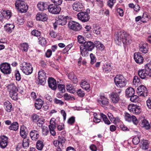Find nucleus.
I'll return each mask as SVG.
<instances>
[{
    "instance_id": "nucleus-1",
    "label": "nucleus",
    "mask_w": 151,
    "mask_h": 151,
    "mask_svg": "<svg viewBox=\"0 0 151 151\" xmlns=\"http://www.w3.org/2000/svg\"><path fill=\"white\" fill-rule=\"evenodd\" d=\"M115 41L116 43L118 45H120L122 41L124 44H129L131 42L129 36L124 31L117 32L116 35Z\"/></svg>"
},
{
    "instance_id": "nucleus-2",
    "label": "nucleus",
    "mask_w": 151,
    "mask_h": 151,
    "mask_svg": "<svg viewBox=\"0 0 151 151\" xmlns=\"http://www.w3.org/2000/svg\"><path fill=\"white\" fill-rule=\"evenodd\" d=\"M145 67L138 71L139 76L142 79L147 78L148 76L151 77V62L146 64Z\"/></svg>"
},
{
    "instance_id": "nucleus-3",
    "label": "nucleus",
    "mask_w": 151,
    "mask_h": 151,
    "mask_svg": "<svg viewBox=\"0 0 151 151\" xmlns=\"http://www.w3.org/2000/svg\"><path fill=\"white\" fill-rule=\"evenodd\" d=\"M7 87L9 91L10 96L11 98L15 100H17L18 89L15 85L14 84L11 83L9 84Z\"/></svg>"
},
{
    "instance_id": "nucleus-4",
    "label": "nucleus",
    "mask_w": 151,
    "mask_h": 151,
    "mask_svg": "<svg viewBox=\"0 0 151 151\" xmlns=\"http://www.w3.org/2000/svg\"><path fill=\"white\" fill-rule=\"evenodd\" d=\"M25 0H17L15 3L16 8L21 12H25L28 9V7L24 2Z\"/></svg>"
},
{
    "instance_id": "nucleus-5",
    "label": "nucleus",
    "mask_w": 151,
    "mask_h": 151,
    "mask_svg": "<svg viewBox=\"0 0 151 151\" xmlns=\"http://www.w3.org/2000/svg\"><path fill=\"white\" fill-rule=\"evenodd\" d=\"M114 81L118 87L122 88L126 85V80L122 75H117L114 78Z\"/></svg>"
},
{
    "instance_id": "nucleus-6",
    "label": "nucleus",
    "mask_w": 151,
    "mask_h": 151,
    "mask_svg": "<svg viewBox=\"0 0 151 151\" xmlns=\"http://www.w3.org/2000/svg\"><path fill=\"white\" fill-rule=\"evenodd\" d=\"M21 69L23 72L27 75L30 74L33 71V68L29 63H25L21 65Z\"/></svg>"
},
{
    "instance_id": "nucleus-7",
    "label": "nucleus",
    "mask_w": 151,
    "mask_h": 151,
    "mask_svg": "<svg viewBox=\"0 0 151 151\" xmlns=\"http://www.w3.org/2000/svg\"><path fill=\"white\" fill-rule=\"evenodd\" d=\"M0 70L4 74H9L11 72L10 64L7 63H3L0 65Z\"/></svg>"
},
{
    "instance_id": "nucleus-8",
    "label": "nucleus",
    "mask_w": 151,
    "mask_h": 151,
    "mask_svg": "<svg viewBox=\"0 0 151 151\" xmlns=\"http://www.w3.org/2000/svg\"><path fill=\"white\" fill-rule=\"evenodd\" d=\"M48 9L51 13L56 14L59 13L61 11V8L58 5L51 4L48 6Z\"/></svg>"
},
{
    "instance_id": "nucleus-9",
    "label": "nucleus",
    "mask_w": 151,
    "mask_h": 151,
    "mask_svg": "<svg viewBox=\"0 0 151 151\" xmlns=\"http://www.w3.org/2000/svg\"><path fill=\"white\" fill-rule=\"evenodd\" d=\"M46 76L45 71L42 70H40L38 73V78L39 80V84L44 85L46 83Z\"/></svg>"
},
{
    "instance_id": "nucleus-10",
    "label": "nucleus",
    "mask_w": 151,
    "mask_h": 151,
    "mask_svg": "<svg viewBox=\"0 0 151 151\" xmlns=\"http://www.w3.org/2000/svg\"><path fill=\"white\" fill-rule=\"evenodd\" d=\"M137 92L140 96L145 97L147 95V90L144 85H141L137 88Z\"/></svg>"
},
{
    "instance_id": "nucleus-11",
    "label": "nucleus",
    "mask_w": 151,
    "mask_h": 151,
    "mask_svg": "<svg viewBox=\"0 0 151 151\" xmlns=\"http://www.w3.org/2000/svg\"><path fill=\"white\" fill-rule=\"evenodd\" d=\"M78 19L82 22H86L88 21L90 18L88 14L86 12H81L77 14Z\"/></svg>"
},
{
    "instance_id": "nucleus-12",
    "label": "nucleus",
    "mask_w": 151,
    "mask_h": 151,
    "mask_svg": "<svg viewBox=\"0 0 151 151\" xmlns=\"http://www.w3.org/2000/svg\"><path fill=\"white\" fill-rule=\"evenodd\" d=\"M69 27L74 31H77L81 29V25L78 23L73 21H71L68 23Z\"/></svg>"
},
{
    "instance_id": "nucleus-13",
    "label": "nucleus",
    "mask_w": 151,
    "mask_h": 151,
    "mask_svg": "<svg viewBox=\"0 0 151 151\" xmlns=\"http://www.w3.org/2000/svg\"><path fill=\"white\" fill-rule=\"evenodd\" d=\"M124 118L125 120L128 122H130L132 121L135 125H137L138 124V120L134 116L126 113L125 115Z\"/></svg>"
},
{
    "instance_id": "nucleus-14",
    "label": "nucleus",
    "mask_w": 151,
    "mask_h": 151,
    "mask_svg": "<svg viewBox=\"0 0 151 151\" xmlns=\"http://www.w3.org/2000/svg\"><path fill=\"white\" fill-rule=\"evenodd\" d=\"M129 111L134 114H138L140 112L139 107L136 104H129L128 106Z\"/></svg>"
},
{
    "instance_id": "nucleus-15",
    "label": "nucleus",
    "mask_w": 151,
    "mask_h": 151,
    "mask_svg": "<svg viewBox=\"0 0 151 151\" xmlns=\"http://www.w3.org/2000/svg\"><path fill=\"white\" fill-rule=\"evenodd\" d=\"M67 19L63 16L60 15L56 19L55 23L58 25H64L67 23Z\"/></svg>"
},
{
    "instance_id": "nucleus-16",
    "label": "nucleus",
    "mask_w": 151,
    "mask_h": 151,
    "mask_svg": "<svg viewBox=\"0 0 151 151\" xmlns=\"http://www.w3.org/2000/svg\"><path fill=\"white\" fill-rule=\"evenodd\" d=\"M134 55V59L137 63L140 64L143 63L144 59L140 52H135Z\"/></svg>"
},
{
    "instance_id": "nucleus-17",
    "label": "nucleus",
    "mask_w": 151,
    "mask_h": 151,
    "mask_svg": "<svg viewBox=\"0 0 151 151\" xmlns=\"http://www.w3.org/2000/svg\"><path fill=\"white\" fill-rule=\"evenodd\" d=\"M8 138L7 137L3 136L0 137V146L2 148H5L8 143Z\"/></svg>"
},
{
    "instance_id": "nucleus-18",
    "label": "nucleus",
    "mask_w": 151,
    "mask_h": 151,
    "mask_svg": "<svg viewBox=\"0 0 151 151\" xmlns=\"http://www.w3.org/2000/svg\"><path fill=\"white\" fill-rule=\"evenodd\" d=\"M82 45L88 50V51L92 50L95 47L94 43L91 41L84 42Z\"/></svg>"
},
{
    "instance_id": "nucleus-19",
    "label": "nucleus",
    "mask_w": 151,
    "mask_h": 151,
    "mask_svg": "<svg viewBox=\"0 0 151 151\" xmlns=\"http://www.w3.org/2000/svg\"><path fill=\"white\" fill-rule=\"evenodd\" d=\"M72 8L73 10L79 12L83 10L82 4L80 2H74L72 5Z\"/></svg>"
},
{
    "instance_id": "nucleus-20",
    "label": "nucleus",
    "mask_w": 151,
    "mask_h": 151,
    "mask_svg": "<svg viewBox=\"0 0 151 151\" xmlns=\"http://www.w3.org/2000/svg\"><path fill=\"white\" fill-rule=\"evenodd\" d=\"M139 49L140 51L146 53L148 51V47L147 43L141 42L139 45Z\"/></svg>"
},
{
    "instance_id": "nucleus-21",
    "label": "nucleus",
    "mask_w": 151,
    "mask_h": 151,
    "mask_svg": "<svg viewBox=\"0 0 151 151\" xmlns=\"http://www.w3.org/2000/svg\"><path fill=\"white\" fill-rule=\"evenodd\" d=\"M48 82L50 88L54 90L56 89L57 88L56 82V80L54 78H49Z\"/></svg>"
},
{
    "instance_id": "nucleus-22",
    "label": "nucleus",
    "mask_w": 151,
    "mask_h": 151,
    "mask_svg": "<svg viewBox=\"0 0 151 151\" xmlns=\"http://www.w3.org/2000/svg\"><path fill=\"white\" fill-rule=\"evenodd\" d=\"M30 136L33 140L36 141L39 137L38 132L37 130H32L30 133Z\"/></svg>"
},
{
    "instance_id": "nucleus-23",
    "label": "nucleus",
    "mask_w": 151,
    "mask_h": 151,
    "mask_svg": "<svg viewBox=\"0 0 151 151\" xmlns=\"http://www.w3.org/2000/svg\"><path fill=\"white\" fill-rule=\"evenodd\" d=\"M97 101L100 104H108L109 103V99L103 95L100 96L97 100Z\"/></svg>"
},
{
    "instance_id": "nucleus-24",
    "label": "nucleus",
    "mask_w": 151,
    "mask_h": 151,
    "mask_svg": "<svg viewBox=\"0 0 151 151\" xmlns=\"http://www.w3.org/2000/svg\"><path fill=\"white\" fill-rule=\"evenodd\" d=\"M36 19L37 20L45 21L47 19V16L43 13H38L36 15Z\"/></svg>"
},
{
    "instance_id": "nucleus-25",
    "label": "nucleus",
    "mask_w": 151,
    "mask_h": 151,
    "mask_svg": "<svg viewBox=\"0 0 151 151\" xmlns=\"http://www.w3.org/2000/svg\"><path fill=\"white\" fill-rule=\"evenodd\" d=\"M20 134L21 136L24 139L26 138L27 134V129L24 126H22L21 127Z\"/></svg>"
},
{
    "instance_id": "nucleus-26",
    "label": "nucleus",
    "mask_w": 151,
    "mask_h": 151,
    "mask_svg": "<svg viewBox=\"0 0 151 151\" xmlns=\"http://www.w3.org/2000/svg\"><path fill=\"white\" fill-rule=\"evenodd\" d=\"M4 27L6 32L11 33L14 29V25L13 24H7L4 25Z\"/></svg>"
},
{
    "instance_id": "nucleus-27",
    "label": "nucleus",
    "mask_w": 151,
    "mask_h": 151,
    "mask_svg": "<svg viewBox=\"0 0 151 151\" xmlns=\"http://www.w3.org/2000/svg\"><path fill=\"white\" fill-rule=\"evenodd\" d=\"M37 6L39 10L41 11L48 9V6L46 3L42 2L39 3L37 5Z\"/></svg>"
},
{
    "instance_id": "nucleus-28",
    "label": "nucleus",
    "mask_w": 151,
    "mask_h": 151,
    "mask_svg": "<svg viewBox=\"0 0 151 151\" xmlns=\"http://www.w3.org/2000/svg\"><path fill=\"white\" fill-rule=\"evenodd\" d=\"M135 93L134 89L132 87H129L126 90V96L128 97H130L134 95Z\"/></svg>"
},
{
    "instance_id": "nucleus-29",
    "label": "nucleus",
    "mask_w": 151,
    "mask_h": 151,
    "mask_svg": "<svg viewBox=\"0 0 151 151\" xmlns=\"http://www.w3.org/2000/svg\"><path fill=\"white\" fill-rule=\"evenodd\" d=\"M81 87L86 90H88L90 87V85L88 83L83 80H82L80 83Z\"/></svg>"
},
{
    "instance_id": "nucleus-30",
    "label": "nucleus",
    "mask_w": 151,
    "mask_h": 151,
    "mask_svg": "<svg viewBox=\"0 0 151 151\" xmlns=\"http://www.w3.org/2000/svg\"><path fill=\"white\" fill-rule=\"evenodd\" d=\"M141 125L142 127L145 128L147 130L150 129V125L149 122L146 120L143 119Z\"/></svg>"
},
{
    "instance_id": "nucleus-31",
    "label": "nucleus",
    "mask_w": 151,
    "mask_h": 151,
    "mask_svg": "<svg viewBox=\"0 0 151 151\" xmlns=\"http://www.w3.org/2000/svg\"><path fill=\"white\" fill-rule=\"evenodd\" d=\"M81 54L83 57H85L88 55V50L85 48L83 46L81 45L80 47Z\"/></svg>"
},
{
    "instance_id": "nucleus-32",
    "label": "nucleus",
    "mask_w": 151,
    "mask_h": 151,
    "mask_svg": "<svg viewBox=\"0 0 151 151\" xmlns=\"http://www.w3.org/2000/svg\"><path fill=\"white\" fill-rule=\"evenodd\" d=\"M102 68L104 71L105 72H109L111 70V65L109 63H106L104 64L102 67Z\"/></svg>"
},
{
    "instance_id": "nucleus-33",
    "label": "nucleus",
    "mask_w": 151,
    "mask_h": 151,
    "mask_svg": "<svg viewBox=\"0 0 151 151\" xmlns=\"http://www.w3.org/2000/svg\"><path fill=\"white\" fill-rule=\"evenodd\" d=\"M18 124L17 122H14L9 127V129L11 130H17L18 128Z\"/></svg>"
},
{
    "instance_id": "nucleus-34",
    "label": "nucleus",
    "mask_w": 151,
    "mask_h": 151,
    "mask_svg": "<svg viewBox=\"0 0 151 151\" xmlns=\"http://www.w3.org/2000/svg\"><path fill=\"white\" fill-rule=\"evenodd\" d=\"M95 46L101 51H102L104 49V46L101 42L99 41H96L95 42Z\"/></svg>"
},
{
    "instance_id": "nucleus-35",
    "label": "nucleus",
    "mask_w": 151,
    "mask_h": 151,
    "mask_svg": "<svg viewBox=\"0 0 151 151\" xmlns=\"http://www.w3.org/2000/svg\"><path fill=\"white\" fill-rule=\"evenodd\" d=\"M66 89L68 92L71 93H73L75 92L74 87L70 84H68L66 85Z\"/></svg>"
},
{
    "instance_id": "nucleus-36",
    "label": "nucleus",
    "mask_w": 151,
    "mask_h": 151,
    "mask_svg": "<svg viewBox=\"0 0 151 151\" xmlns=\"http://www.w3.org/2000/svg\"><path fill=\"white\" fill-rule=\"evenodd\" d=\"M22 141V145L23 147L25 149L28 148L29 145V139L27 138H25L23 139Z\"/></svg>"
},
{
    "instance_id": "nucleus-37",
    "label": "nucleus",
    "mask_w": 151,
    "mask_h": 151,
    "mask_svg": "<svg viewBox=\"0 0 151 151\" xmlns=\"http://www.w3.org/2000/svg\"><path fill=\"white\" fill-rule=\"evenodd\" d=\"M111 100L113 103H117L119 100V96L115 95L114 93H112L111 94Z\"/></svg>"
},
{
    "instance_id": "nucleus-38",
    "label": "nucleus",
    "mask_w": 151,
    "mask_h": 151,
    "mask_svg": "<svg viewBox=\"0 0 151 151\" xmlns=\"http://www.w3.org/2000/svg\"><path fill=\"white\" fill-rule=\"evenodd\" d=\"M55 119L54 118H52L50 121V125H49V129H55L56 123L55 122Z\"/></svg>"
},
{
    "instance_id": "nucleus-39",
    "label": "nucleus",
    "mask_w": 151,
    "mask_h": 151,
    "mask_svg": "<svg viewBox=\"0 0 151 151\" xmlns=\"http://www.w3.org/2000/svg\"><path fill=\"white\" fill-rule=\"evenodd\" d=\"M36 145L37 148L39 150H42L44 146V144L43 142L40 140H38L37 141Z\"/></svg>"
},
{
    "instance_id": "nucleus-40",
    "label": "nucleus",
    "mask_w": 151,
    "mask_h": 151,
    "mask_svg": "<svg viewBox=\"0 0 151 151\" xmlns=\"http://www.w3.org/2000/svg\"><path fill=\"white\" fill-rule=\"evenodd\" d=\"M101 117L102 118L103 120L104 123L108 125H109L110 124V122L109 120H108L106 116L103 113L100 114Z\"/></svg>"
},
{
    "instance_id": "nucleus-41",
    "label": "nucleus",
    "mask_w": 151,
    "mask_h": 151,
    "mask_svg": "<svg viewBox=\"0 0 151 151\" xmlns=\"http://www.w3.org/2000/svg\"><path fill=\"white\" fill-rule=\"evenodd\" d=\"M133 83L135 86H137L138 84H140L141 83L139 78L137 76H135L134 77L133 81Z\"/></svg>"
},
{
    "instance_id": "nucleus-42",
    "label": "nucleus",
    "mask_w": 151,
    "mask_h": 151,
    "mask_svg": "<svg viewBox=\"0 0 151 151\" xmlns=\"http://www.w3.org/2000/svg\"><path fill=\"white\" fill-rule=\"evenodd\" d=\"M141 148L143 150L147 149L149 147L147 141L145 140L142 143V145L140 146Z\"/></svg>"
},
{
    "instance_id": "nucleus-43",
    "label": "nucleus",
    "mask_w": 151,
    "mask_h": 151,
    "mask_svg": "<svg viewBox=\"0 0 151 151\" xmlns=\"http://www.w3.org/2000/svg\"><path fill=\"white\" fill-rule=\"evenodd\" d=\"M2 14H4V16L6 19H9L11 16V13L10 11L8 10L6 11H3Z\"/></svg>"
},
{
    "instance_id": "nucleus-44",
    "label": "nucleus",
    "mask_w": 151,
    "mask_h": 151,
    "mask_svg": "<svg viewBox=\"0 0 151 151\" xmlns=\"http://www.w3.org/2000/svg\"><path fill=\"white\" fill-rule=\"evenodd\" d=\"M39 39L40 44L43 46L45 45L47 43V41L45 38L43 37H40Z\"/></svg>"
},
{
    "instance_id": "nucleus-45",
    "label": "nucleus",
    "mask_w": 151,
    "mask_h": 151,
    "mask_svg": "<svg viewBox=\"0 0 151 151\" xmlns=\"http://www.w3.org/2000/svg\"><path fill=\"white\" fill-rule=\"evenodd\" d=\"M20 46L22 47L21 49H22L23 51L25 52H27L29 48V45L27 43H25L21 44Z\"/></svg>"
},
{
    "instance_id": "nucleus-46",
    "label": "nucleus",
    "mask_w": 151,
    "mask_h": 151,
    "mask_svg": "<svg viewBox=\"0 0 151 151\" xmlns=\"http://www.w3.org/2000/svg\"><path fill=\"white\" fill-rule=\"evenodd\" d=\"M45 120L42 117H40L39 119L37 122V124L39 127L43 126L42 125L45 123Z\"/></svg>"
},
{
    "instance_id": "nucleus-47",
    "label": "nucleus",
    "mask_w": 151,
    "mask_h": 151,
    "mask_svg": "<svg viewBox=\"0 0 151 151\" xmlns=\"http://www.w3.org/2000/svg\"><path fill=\"white\" fill-rule=\"evenodd\" d=\"M100 27L97 26L96 25H95L93 27V33L97 35H99L100 33Z\"/></svg>"
},
{
    "instance_id": "nucleus-48",
    "label": "nucleus",
    "mask_w": 151,
    "mask_h": 151,
    "mask_svg": "<svg viewBox=\"0 0 151 151\" xmlns=\"http://www.w3.org/2000/svg\"><path fill=\"white\" fill-rule=\"evenodd\" d=\"M4 108L7 112H10L13 109V108L12 104H4Z\"/></svg>"
},
{
    "instance_id": "nucleus-49",
    "label": "nucleus",
    "mask_w": 151,
    "mask_h": 151,
    "mask_svg": "<svg viewBox=\"0 0 151 151\" xmlns=\"http://www.w3.org/2000/svg\"><path fill=\"white\" fill-rule=\"evenodd\" d=\"M32 120L34 122H37L40 119L39 116L36 114H34L32 116Z\"/></svg>"
},
{
    "instance_id": "nucleus-50",
    "label": "nucleus",
    "mask_w": 151,
    "mask_h": 151,
    "mask_svg": "<svg viewBox=\"0 0 151 151\" xmlns=\"http://www.w3.org/2000/svg\"><path fill=\"white\" fill-rule=\"evenodd\" d=\"M58 140L60 145H61V147H62L63 146V144L65 142V139L64 137L59 136L58 137Z\"/></svg>"
},
{
    "instance_id": "nucleus-51",
    "label": "nucleus",
    "mask_w": 151,
    "mask_h": 151,
    "mask_svg": "<svg viewBox=\"0 0 151 151\" xmlns=\"http://www.w3.org/2000/svg\"><path fill=\"white\" fill-rule=\"evenodd\" d=\"M59 90L62 93H64L65 91V86L63 85L59 84L58 86Z\"/></svg>"
},
{
    "instance_id": "nucleus-52",
    "label": "nucleus",
    "mask_w": 151,
    "mask_h": 151,
    "mask_svg": "<svg viewBox=\"0 0 151 151\" xmlns=\"http://www.w3.org/2000/svg\"><path fill=\"white\" fill-rule=\"evenodd\" d=\"M42 134L45 135H47L49 132L48 128L45 126H43L42 127Z\"/></svg>"
},
{
    "instance_id": "nucleus-53",
    "label": "nucleus",
    "mask_w": 151,
    "mask_h": 151,
    "mask_svg": "<svg viewBox=\"0 0 151 151\" xmlns=\"http://www.w3.org/2000/svg\"><path fill=\"white\" fill-rule=\"evenodd\" d=\"M140 141V139L139 137L136 136L134 137L132 139V142L134 145L138 144Z\"/></svg>"
},
{
    "instance_id": "nucleus-54",
    "label": "nucleus",
    "mask_w": 151,
    "mask_h": 151,
    "mask_svg": "<svg viewBox=\"0 0 151 151\" xmlns=\"http://www.w3.org/2000/svg\"><path fill=\"white\" fill-rule=\"evenodd\" d=\"M130 97V100L132 102L136 103L138 101V97L136 95H134Z\"/></svg>"
},
{
    "instance_id": "nucleus-55",
    "label": "nucleus",
    "mask_w": 151,
    "mask_h": 151,
    "mask_svg": "<svg viewBox=\"0 0 151 151\" xmlns=\"http://www.w3.org/2000/svg\"><path fill=\"white\" fill-rule=\"evenodd\" d=\"M15 74L16 80L17 81H19L21 79V76L20 73L18 70H15Z\"/></svg>"
},
{
    "instance_id": "nucleus-56",
    "label": "nucleus",
    "mask_w": 151,
    "mask_h": 151,
    "mask_svg": "<svg viewBox=\"0 0 151 151\" xmlns=\"http://www.w3.org/2000/svg\"><path fill=\"white\" fill-rule=\"evenodd\" d=\"M77 93L78 96L80 97H83L85 95L84 92L81 89H78L77 92Z\"/></svg>"
},
{
    "instance_id": "nucleus-57",
    "label": "nucleus",
    "mask_w": 151,
    "mask_h": 151,
    "mask_svg": "<svg viewBox=\"0 0 151 151\" xmlns=\"http://www.w3.org/2000/svg\"><path fill=\"white\" fill-rule=\"evenodd\" d=\"M77 38L78 42L83 44L85 41L84 37L81 35H78Z\"/></svg>"
},
{
    "instance_id": "nucleus-58",
    "label": "nucleus",
    "mask_w": 151,
    "mask_h": 151,
    "mask_svg": "<svg viewBox=\"0 0 151 151\" xmlns=\"http://www.w3.org/2000/svg\"><path fill=\"white\" fill-rule=\"evenodd\" d=\"M107 115L111 121L115 123L116 119L114 117L112 114L110 113H108Z\"/></svg>"
},
{
    "instance_id": "nucleus-59",
    "label": "nucleus",
    "mask_w": 151,
    "mask_h": 151,
    "mask_svg": "<svg viewBox=\"0 0 151 151\" xmlns=\"http://www.w3.org/2000/svg\"><path fill=\"white\" fill-rule=\"evenodd\" d=\"M32 35L38 37L40 35V32L37 30H33L31 32Z\"/></svg>"
},
{
    "instance_id": "nucleus-60",
    "label": "nucleus",
    "mask_w": 151,
    "mask_h": 151,
    "mask_svg": "<svg viewBox=\"0 0 151 151\" xmlns=\"http://www.w3.org/2000/svg\"><path fill=\"white\" fill-rule=\"evenodd\" d=\"M116 0H109L108 1L107 5L110 8H112Z\"/></svg>"
},
{
    "instance_id": "nucleus-61",
    "label": "nucleus",
    "mask_w": 151,
    "mask_h": 151,
    "mask_svg": "<svg viewBox=\"0 0 151 151\" xmlns=\"http://www.w3.org/2000/svg\"><path fill=\"white\" fill-rule=\"evenodd\" d=\"M90 57L91 59V64H93L96 62V58L92 53H91L90 54Z\"/></svg>"
},
{
    "instance_id": "nucleus-62",
    "label": "nucleus",
    "mask_w": 151,
    "mask_h": 151,
    "mask_svg": "<svg viewBox=\"0 0 151 151\" xmlns=\"http://www.w3.org/2000/svg\"><path fill=\"white\" fill-rule=\"evenodd\" d=\"M64 97L65 100H69L70 99L73 100V99H74L73 97L70 96L67 93H65L64 95Z\"/></svg>"
},
{
    "instance_id": "nucleus-63",
    "label": "nucleus",
    "mask_w": 151,
    "mask_h": 151,
    "mask_svg": "<svg viewBox=\"0 0 151 151\" xmlns=\"http://www.w3.org/2000/svg\"><path fill=\"white\" fill-rule=\"evenodd\" d=\"M75 122V118L74 117L72 116L69 118L68 121V123L72 125Z\"/></svg>"
},
{
    "instance_id": "nucleus-64",
    "label": "nucleus",
    "mask_w": 151,
    "mask_h": 151,
    "mask_svg": "<svg viewBox=\"0 0 151 151\" xmlns=\"http://www.w3.org/2000/svg\"><path fill=\"white\" fill-rule=\"evenodd\" d=\"M52 2L54 3L55 5H59L62 2V0H51Z\"/></svg>"
}]
</instances>
